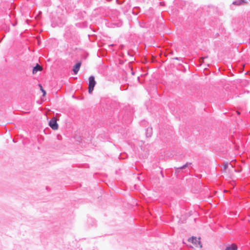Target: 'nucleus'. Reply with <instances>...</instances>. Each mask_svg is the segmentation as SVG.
I'll use <instances>...</instances> for the list:
<instances>
[{"instance_id": "obj_15", "label": "nucleus", "mask_w": 250, "mask_h": 250, "mask_svg": "<svg viewBox=\"0 0 250 250\" xmlns=\"http://www.w3.org/2000/svg\"><path fill=\"white\" fill-rule=\"evenodd\" d=\"M39 85H40V87L41 88V90L42 92L43 96H45L46 95V93L45 90L43 89V88H42V87L41 84H39Z\"/></svg>"}, {"instance_id": "obj_19", "label": "nucleus", "mask_w": 250, "mask_h": 250, "mask_svg": "<svg viewBox=\"0 0 250 250\" xmlns=\"http://www.w3.org/2000/svg\"><path fill=\"white\" fill-rule=\"evenodd\" d=\"M132 75H134V72L132 71Z\"/></svg>"}, {"instance_id": "obj_8", "label": "nucleus", "mask_w": 250, "mask_h": 250, "mask_svg": "<svg viewBox=\"0 0 250 250\" xmlns=\"http://www.w3.org/2000/svg\"><path fill=\"white\" fill-rule=\"evenodd\" d=\"M153 133L152 128L148 127L146 129V138H150L151 137Z\"/></svg>"}, {"instance_id": "obj_17", "label": "nucleus", "mask_w": 250, "mask_h": 250, "mask_svg": "<svg viewBox=\"0 0 250 250\" xmlns=\"http://www.w3.org/2000/svg\"><path fill=\"white\" fill-rule=\"evenodd\" d=\"M80 24H81V23H76V25L77 26H78V27H81V26H80Z\"/></svg>"}, {"instance_id": "obj_11", "label": "nucleus", "mask_w": 250, "mask_h": 250, "mask_svg": "<svg viewBox=\"0 0 250 250\" xmlns=\"http://www.w3.org/2000/svg\"><path fill=\"white\" fill-rule=\"evenodd\" d=\"M245 0H236L232 2L233 4L236 5H241L246 3Z\"/></svg>"}, {"instance_id": "obj_10", "label": "nucleus", "mask_w": 250, "mask_h": 250, "mask_svg": "<svg viewBox=\"0 0 250 250\" xmlns=\"http://www.w3.org/2000/svg\"><path fill=\"white\" fill-rule=\"evenodd\" d=\"M225 250H237V247L236 245L232 244L230 246L227 247Z\"/></svg>"}, {"instance_id": "obj_5", "label": "nucleus", "mask_w": 250, "mask_h": 250, "mask_svg": "<svg viewBox=\"0 0 250 250\" xmlns=\"http://www.w3.org/2000/svg\"><path fill=\"white\" fill-rule=\"evenodd\" d=\"M49 125L53 130H56L58 128V124L55 118H52L49 122Z\"/></svg>"}, {"instance_id": "obj_6", "label": "nucleus", "mask_w": 250, "mask_h": 250, "mask_svg": "<svg viewBox=\"0 0 250 250\" xmlns=\"http://www.w3.org/2000/svg\"><path fill=\"white\" fill-rule=\"evenodd\" d=\"M81 64H82L81 62H77L73 66V67L72 68V71H73L74 74L75 75L77 74V73H78V72H79V71L80 70V67L81 66Z\"/></svg>"}, {"instance_id": "obj_21", "label": "nucleus", "mask_w": 250, "mask_h": 250, "mask_svg": "<svg viewBox=\"0 0 250 250\" xmlns=\"http://www.w3.org/2000/svg\"><path fill=\"white\" fill-rule=\"evenodd\" d=\"M140 26H141V27H144V26H143V25H141V24H140Z\"/></svg>"}, {"instance_id": "obj_25", "label": "nucleus", "mask_w": 250, "mask_h": 250, "mask_svg": "<svg viewBox=\"0 0 250 250\" xmlns=\"http://www.w3.org/2000/svg\"><path fill=\"white\" fill-rule=\"evenodd\" d=\"M162 2H160V4L161 5H163V3H162Z\"/></svg>"}, {"instance_id": "obj_20", "label": "nucleus", "mask_w": 250, "mask_h": 250, "mask_svg": "<svg viewBox=\"0 0 250 250\" xmlns=\"http://www.w3.org/2000/svg\"><path fill=\"white\" fill-rule=\"evenodd\" d=\"M140 26H141V27H144V26H143V25H141V24H140Z\"/></svg>"}, {"instance_id": "obj_18", "label": "nucleus", "mask_w": 250, "mask_h": 250, "mask_svg": "<svg viewBox=\"0 0 250 250\" xmlns=\"http://www.w3.org/2000/svg\"><path fill=\"white\" fill-rule=\"evenodd\" d=\"M161 175L162 176V177H164V175H163V172L162 171H161Z\"/></svg>"}, {"instance_id": "obj_3", "label": "nucleus", "mask_w": 250, "mask_h": 250, "mask_svg": "<svg viewBox=\"0 0 250 250\" xmlns=\"http://www.w3.org/2000/svg\"><path fill=\"white\" fill-rule=\"evenodd\" d=\"M188 241L192 243L195 247L202 248L203 247L200 241V237H196L195 236H192L188 239Z\"/></svg>"}, {"instance_id": "obj_13", "label": "nucleus", "mask_w": 250, "mask_h": 250, "mask_svg": "<svg viewBox=\"0 0 250 250\" xmlns=\"http://www.w3.org/2000/svg\"><path fill=\"white\" fill-rule=\"evenodd\" d=\"M114 26H112V27H121L122 25V22L121 21H118L117 22H114L112 23Z\"/></svg>"}, {"instance_id": "obj_1", "label": "nucleus", "mask_w": 250, "mask_h": 250, "mask_svg": "<svg viewBox=\"0 0 250 250\" xmlns=\"http://www.w3.org/2000/svg\"><path fill=\"white\" fill-rule=\"evenodd\" d=\"M66 22V19L65 17L64 16L61 15L59 17H58L57 18H54L53 19L52 21V26L53 27L56 26L61 27L64 25Z\"/></svg>"}, {"instance_id": "obj_22", "label": "nucleus", "mask_w": 250, "mask_h": 250, "mask_svg": "<svg viewBox=\"0 0 250 250\" xmlns=\"http://www.w3.org/2000/svg\"><path fill=\"white\" fill-rule=\"evenodd\" d=\"M176 60H179V59L178 58H175Z\"/></svg>"}, {"instance_id": "obj_24", "label": "nucleus", "mask_w": 250, "mask_h": 250, "mask_svg": "<svg viewBox=\"0 0 250 250\" xmlns=\"http://www.w3.org/2000/svg\"><path fill=\"white\" fill-rule=\"evenodd\" d=\"M139 79H140V77L138 76V80H139Z\"/></svg>"}, {"instance_id": "obj_4", "label": "nucleus", "mask_w": 250, "mask_h": 250, "mask_svg": "<svg viewBox=\"0 0 250 250\" xmlns=\"http://www.w3.org/2000/svg\"><path fill=\"white\" fill-rule=\"evenodd\" d=\"M191 165H192L191 163L187 162L186 164H185V165H184L183 166H182L180 167H175L174 169H175V174L176 175H178L181 171H183V170L186 169L189 166H190Z\"/></svg>"}, {"instance_id": "obj_2", "label": "nucleus", "mask_w": 250, "mask_h": 250, "mask_svg": "<svg viewBox=\"0 0 250 250\" xmlns=\"http://www.w3.org/2000/svg\"><path fill=\"white\" fill-rule=\"evenodd\" d=\"M74 33L72 26H67L65 29L64 37L66 40L71 39L74 35Z\"/></svg>"}, {"instance_id": "obj_7", "label": "nucleus", "mask_w": 250, "mask_h": 250, "mask_svg": "<svg viewBox=\"0 0 250 250\" xmlns=\"http://www.w3.org/2000/svg\"><path fill=\"white\" fill-rule=\"evenodd\" d=\"M96 82L95 80V77L93 76H90L88 78V85L95 86Z\"/></svg>"}, {"instance_id": "obj_16", "label": "nucleus", "mask_w": 250, "mask_h": 250, "mask_svg": "<svg viewBox=\"0 0 250 250\" xmlns=\"http://www.w3.org/2000/svg\"><path fill=\"white\" fill-rule=\"evenodd\" d=\"M228 167V163H226L223 165V168L224 170H226L227 168Z\"/></svg>"}, {"instance_id": "obj_9", "label": "nucleus", "mask_w": 250, "mask_h": 250, "mask_svg": "<svg viewBox=\"0 0 250 250\" xmlns=\"http://www.w3.org/2000/svg\"><path fill=\"white\" fill-rule=\"evenodd\" d=\"M42 67L39 63H36V65L33 68L32 73L36 74L38 71H41Z\"/></svg>"}, {"instance_id": "obj_23", "label": "nucleus", "mask_w": 250, "mask_h": 250, "mask_svg": "<svg viewBox=\"0 0 250 250\" xmlns=\"http://www.w3.org/2000/svg\"><path fill=\"white\" fill-rule=\"evenodd\" d=\"M235 171L236 172H239V171H237L236 169H235Z\"/></svg>"}, {"instance_id": "obj_12", "label": "nucleus", "mask_w": 250, "mask_h": 250, "mask_svg": "<svg viewBox=\"0 0 250 250\" xmlns=\"http://www.w3.org/2000/svg\"><path fill=\"white\" fill-rule=\"evenodd\" d=\"M140 12V8L139 7H134L132 10V13L134 15H137Z\"/></svg>"}, {"instance_id": "obj_14", "label": "nucleus", "mask_w": 250, "mask_h": 250, "mask_svg": "<svg viewBox=\"0 0 250 250\" xmlns=\"http://www.w3.org/2000/svg\"><path fill=\"white\" fill-rule=\"evenodd\" d=\"M94 87V86H93L91 85H88V91L89 93H91L93 92Z\"/></svg>"}, {"instance_id": "obj_26", "label": "nucleus", "mask_w": 250, "mask_h": 250, "mask_svg": "<svg viewBox=\"0 0 250 250\" xmlns=\"http://www.w3.org/2000/svg\"><path fill=\"white\" fill-rule=\"evenodd\" d=\"M162 2H160V4L161 5H163V3H162Z\"/></svg>"}]
</instances>
